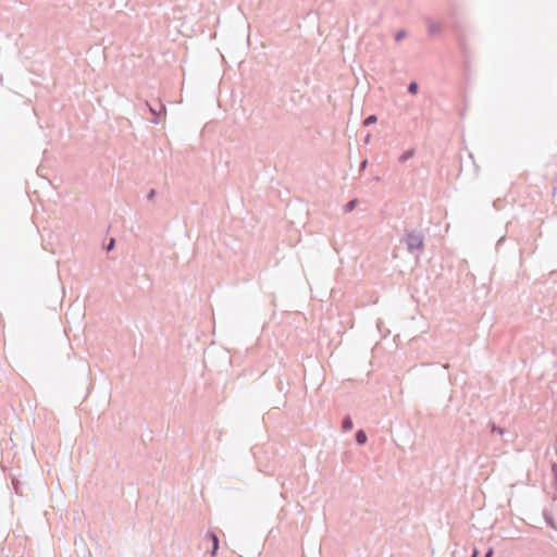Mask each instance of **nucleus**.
Instances as JSON below:
<instances>
[{
  "instance_id": "6",
  "label": "nucleus",
  "mask_w": 557,
  "mask_h": 557,
  "mask_svg": "<svg viewBox=\"0 0 557 557\" xmlns=\"http://www.w3.org/2000/svg\"><path fill=\"white\" fill-rule=\"evenodd\" d=\"M355 440L358 445H364L368 441L367 433L363 430H358L355 434Z\"/></svg>"
},
{
  "instance_id": "14",
  "label": "nucleus",
  "mask_w": 557,
  "mask_h": 557,
  "mask_svg": "<svg viewBox=\"0 0 557 557\" xmlns=\"http://www.w3.org/2000/svg\"><path fill=\"white\" fill-rule=\"evenodd\" d=\"M156 196V189H150L149 193L147 194V199L148 200H152Z\"/></svg>"
},
{
  "instance_id": "15",
  "label": "nucleus",
  "mask_w": 557,
  "mask_h": 557,
  "mask_svg": "<svg viewBox=\"0 0 557 557\" xmlns=\"http://www.w3.org/2000/svg\"><path fill=\"white\" fill-rule=\"evenodd\" d=\"M494 556V549L492 547H490L485 554H484V557H493Z\"/></svg>"
},
{
  "instance_id": "11",
  "label": "nucleus",
  "mask_w": 557,
  "mask_h": 557,
  "mask_svg": "<svg viewBox=\"0 0 557 557\" xmlns=\"http://www.w3.org/2000/svg\"><path fill=\"white\" fill-rule=\"evenodd\" d=\"M406 36H407L406 30L400 29V30H398V32L395 34V40H396V41H400V40H401V39H404Z\"/></svg>"
},
{
  "instance_id": "2",
  "label": "nucleus",
  "mask_w": 557,
  "mask_h": 557,
  "mask_svg": "<svg viewBox=\"0 0 557 557\" xmlns=\"http://www.w3.org/2000/svg\"><path fill=\"white\" fill-rule=\"evenodd\" d=\"M145 103L148 107L149 112L153 115V119L151 120V122L153 124H159L161 122V120H160L161 114L165 113V111H166L165 106L160 100L158 101V108L156 106H152L148 101H146Z\"/></svg>"
},
{
  "instance_id": "12",
  "label": "nucleus",
  "mask_w": 557,
  "mask_h": 557,
  "mask_svg": "<svg viewBox=\"0 0 557 557\" xmlns=\"http://www.w3.org/2000/svg\"><path fill=\"white\" fill-rule=\"evenodd\" d=\"M114 246H115V239L111 238L104 248L107 251H111L114 248Z\"/></svg>"
},
{
  "instance_id": "9",
  "label": "nucleus",
  "mask_w": 557,
  "mask_h": 557,
  "mask_svg": "<svg viewBox=\"0 0 557 557\" xmlns=\"http://www.w3.org/2000/svg\"><path fill=\"white\" fill-rule=\"evenodd\" d=\"M407 91L411 95H416L419 91V85L417 82L412 81L409 83Z\"/></svg>"
},
{
  "instance_id": "18",
  "label": "nucleus",
  "mask_w": 557,
  "mask_h": 557,
  "mask_svg": "<svg viewBox=\"0 0 557 557\" xmlns=\"http://www.w3.org/2000/svg\"><path fill=\"white\" fill-rule=\"evenodd\" d=\"M370 138H371V134L368 133L367 136L364 137V143L368 144L370 141Z\"/></svg>"
},
{
  "instance_id": "13",
  "label": "nucleus",
  "mask_w": 557,
  "mask_h": 557,
  "mask_svg": "<svg viewBox=\"0 0 557 557\" xmlns=\"http://www.w3.org/2000/svg\"><path fill=\"white\" fill-rule=\"evenodd\" d=\"M492 432H497L499 433L500 435L504 434L505 430L499 428V426H496L494 423L492 424Z\"/></svg>"
},
{
  "instance_id": "4",
  "label": "nucleus",
  "mask_w": 557,
  "mask_h": 557,
  "mask_svg": "<svg viewBox=\"0 0 557 557\" xmlns=\"http://www.w3.org/2000/svg\"><path fill=\"white\" fill-rule=\"evenodd\" d=\"M426 26L429 36H435L442 32V25L437 22H432L430 18H426Z\"/></svg>"
},
{
  "instance_id": "3",
  "label": "nucleus",
  "mask_w": 557,
  "mask_h": 557,
  "mask_svg": "<svg viewBox=\"0 0 557 557\" xmlns=\"http://www.w3.org/2000/svg\"><path fill=\"white\" fill-rule=\"evenodd\" d=\"M206 537H208L212 542V547L209 550V554L211 557H215L220 547L219 536L215 532L210 531L206 534Z\"/></svg>"
},
{
  "instance_id": "10",
  "label": "nucleus",
  "mask_w": 557,
  "mask_h": 557,
  "mask_svg": "<svg viewBox=\"0 0 557 557\" xmlns=\"http://www.w3.org/2000/svg\"><path fill=\"white\" fill-rule=\"evenodd\" d=\"M376 121H377V116H376L375 114H370V115H368V116L363 120L362 124H363L364 126H370V125H372V124L376 123Z\"/></svg>"
},
{
  "instance_id": "1",
  "label": "nucleus",
  "mask_w": 557,
  "mask_h": 557,
  "mask_svg": "<svg viewBox=\"0 0 557 557\" xmlns=\"http://www.w3.org/2000/svg\"><path fill=\"white\" fill-rule=\"evenodd\" d=\"M403 243H405L410 253L418 252V256L424 249V235L419 230H406Z\"/></svg>"
},
{
  "instance_id": "7",
  "label": "nucleus",
  "mask_w": 557,
  "mask_h": 557,
  "mask_svg": "<svg viewBox=\"0 0 557 557\" xmlns=\"http://www.w3.org/2000/svg\"><path fill=\"white\" fill-rule=\"evenodd\" d=\"M354 428V422L350 416H345L342 420V429L344 432H348Z\"/></svg>"
},
{
  "instance_id": "8",
  "label": "nucleus",
  "mask_w": 557,
  "mask_h": 557,
  "mask_svg": "<svg viewBox=\"0 0 557 557\" xmlns=\"http://www.w3.org/2000/svg\"><path fill=\"white\" fill-rule=\"evenodd\" d=\"M357 203H358V200H357V199H351V200H349V201L344 206V212H345V213H348V212L352 211V210L356 208Z\"/></svg>"
},
{
  "instance_id": "16",
  "label": "nucleus",
  "mask_w": 557,
  "mask_h": 557,
  "mask_svg": "<svg viewBox=\"0 0 557 557\" xmlns=\"http://www.w3.org/2000/svg\"><path fill=\"white\" fill-rule=\"evenodd\" d=\"M367 164H368V160L367 159L362 160L360 163V166H359L360 171H363L367 168Z\"/></svg>"
},
{
  "instance_id": "5",
  "label": "nucleus",
  "mask_w": 557,
  "mask_h": 557,
  "mask_svg": "<svg viewBox=\"0 0 557 557\" xmlns=\"http://www.w3.org/2000/svg\"><path fill=\"white\" fill-rule=\"evenodd\" d=\"M416 154V149L414 148H410L406 151H404L399 158H398V161L400 163H405L406 161H408L409 159H411L413 156Z\"/></svg>"
},
{
  "instance_id": "17",
  "label": "nucleus",
  "mask_w": 557,
  "mask_h": 557,
  "mask_svg": "<svg viewBox=\"0 0 557 557\" xmlns=\"http://www.w3.org/2000/svg\"><path fill=\"white\" fill-rule=\"evenodd\" d=\"M471 557H479V550L475 547L472 549Z\"/></svg>"
}]
</instances>
